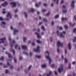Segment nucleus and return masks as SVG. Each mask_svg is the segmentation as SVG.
Masks as SVG:
<instances>
[{
    "label": "nucleus",
    "instance_id": "f257e3e1",
    "mask_svg": "<svg viewBox=\"0 0 76 76\" xmlns=\"http://www.w3.org/2000/svg\"><path fill=\"white\" fill-rule=\"evenodd\" d=\"M46 53H47L48 55V56H46V58H47L48 60H49V64H51V59L50 57H49V52L48 51H46Z\"/></svg>",
    "mask_w": 76,
    "mask_h": 76
},
{
    "label": "nucleus",
    "instance_id": "f03ea898",
    "mask_svg": "<svg viewBox=\"0 0 76 76\" xmlns=\"http://www.w3.org/2000/svg\"><path fill=\"white\" fill-rule=\"evenodd\" d=\"M63 70L62 65H60V67L58 69V71L59 73H60Z\"/></svg>",
    "mask_w": 76,
    "mask_h": 76
},
{
    "label": "nucleus",
    "instance_id": "7ed1b4c3",
    "mask_svg": "<svg viewBox=\"0 0 76 76\" xmlns=\"http://www.w3.org/2000/svg\"><path fill=\"white\" fill-rule=\"evenodd\" d=\"M62 8L63 9V12L64 13H65L67 12V10H66V6L63 5L62 6Z\"/></svg>",
    "mask_w": 76,
    "mask_h": 76
},
{
    "label": "nucleus",
    "instance_id": "20e7f679",
    "mask_svg": "<svg viewBox=\"0 0 76 76\" xmlns=\"http://www.w3.org/2000/svg\"><path fill=\"white\" fill-rule=\"evenodd\" d=\"M57 45H58V47H63V43H61V42L60 41H58L57 42Z\"/></svg>",
    "mask_w": 76,
    "mask_h": 76
},
{
    "label": "nucleus",
    "instance_id": "39448f33",
    "mask_svg": "<svg viewBox=\"0 0 76 76\" xmlns=\"http://www.w3.org/2000/svg\"><path fill=\"white\" fill-rule=\"evenodd\" d=\"M6 39V37H4V38H2L1 39H0V40L1 41V42L0 41V44L1 43H4V41Z\"/></svg>",
    "mask_w": 76,
    "mask_h": 76
},
{
    "label": "nucleus",
    "instance_id": "423d86ee",
    "mask_svg": "<svg viewBox=\"0 0 76 76\" xmlns=\"http://www.w3.org/2000/svg\"><path fill=\"white\" fill-rule=\"evenodd\" d=\"M66 34V31H63L62 33H61V35L60 37H63L64 38V35Z\"/></svg>",
    "mask_w": 76,
    "mask_h": 76
},
{
    "label": "nucleus",
    "instance_id": "0eeeda50",
    "mask_svg": "<svg viewBox=\"0 0 76 76\" xmlns=\"http://www.w3.org/2000/svg\"><path fill=\"white\" fill-rule=\"evenodd\" d=\"M39 46H38L37 47V49H34V51L35 52H39L40 51L39 50Z\"/></svg>",
    "mask_w": 76,
    "mask_h": 76
},
{
    "label": "nucleus",
    "instance_id": "6e6552de",
    "mask_svg": "<svg viewBox=\"0 0 76 76\" xmlns=\"http://www.w3.org/2000/svg\"><path fill=\"white\" fill-rule=\"evenodd\" d=\"M75 2L74 1H72L71 5V7L72 8H74L75 7Z\"/></svg>",
    "mask_w": 76,
    "mask_h": 76
},
{
    "label": "nucleus",
    "instance_id": "1a4fd4ad",
    "mask_svg": "<svg viewBox=\"0 0 76 76\" xmlns=\"http://www.w3.org/2000/svg\"><path fill=\"white\" fill-rule=\"evenodd\" d=\"M10 4H12L13 5L12 7H15L16 6V3L14 2L11 3L10 2Z\"/></svg>",
    "mask_w": 76,
    "mask_h": 76
},
{
    "label": "nucleus",
    "instance_id": "9d476101",
    "mask_svg": "<svg viewBox=\"0 0 76 76\" xmlns=\"http://www.w3.org/2000/svg\"><path fill=\"white\" fill-rule=\"evenodd\" d=\"M22 48L23 50H26L27 49V47L25 45L22 46Z\"/></svg>",
    "mask_w": 76,
    "mask_h": 76
},
{
    "label": "nucleus",
    "instance_id": "9b49d317",
    "mask_svg": "<svg viewBox=\"0 0 76 76\" xmlns=\"http://www.w3.org/2000/svg\"><path fill=\"white\" fill-rule=\"evenodd\" d=\"M35 34H36V35H37V38H41V36H40V35H39V34L38 33V32L35 33Z\"/></svg>",
    "mask_w": 76,
    "mask_h": 76
},
{
    "label": "nucleus",
    "instance_id": "f8f14e48",
    "mask_svg": "<svg viewBox=\"0 0 76 76\" xmlns=\"http://www.w3.org/2000/svg\"><path fill=\"white\" fill-rule=\"evenodd\" d=\"M68 48L69 50H71L72 47L71 46V44L70 43H68Z\"/></svg>",
    "mask_w": 76,
    "mask_h": 76
},
{
    "label": "nucleus",
    "instance_id": "ddd939ff",
    "mask_svg": "<svg viewBox=\"0 0 76 76\" xmlns=\"http://www.w3.org/2000/svg\"><path fill=\"white\" fill-rule=\"evenodd\" d=\"M7 65L8 66H10V64H9V61H10V59H7Z\"/></svg>",
    "mask_w": 76,
    "mask_h": 76
},
{
    "label": "nucleus",
    "instance_id": "4468645a",
    "mask_svg": "<svg viewBox=\"0 0 76 76\" xmlns=\"http://www.w3.org/2000/svg\"><path fill=\"white\" fill-rule=\"evenodd\" d=\"M41 2H40L39 3V4L37 3L35 5L36 7H39V4H41Z\"/></svg>",
    "mask_w": 76,
    "mask_h": 76
},
{
    "label": "nucleus",
    "instance_id": "2eb2a0df",
    "mask_svg": "<svg viewBox=\"0 0 76 76\" xmlns=\"http://www.w3.org/2000/svg\"><path fill=\"white\" fill-rule=\"evenodd\" d=\"M18 32V30L17 29H15L14 30V34H15L16 33V32Z\"/></svg>",
    "mask_w": 76,
    "mask_h": 76
},
{
    "label": "nucleus",
    "instance_id": "dca6fc26",
    "mask_svg": "<svg viewBox=\"0 0 76 76\" xmlns=\"http://www.w3.org/2000/svg\"><path fill=\"white\" fill-rule=\"evenodd\" d=\"M5 54L8 55V56L9 58H10V53L7 52H6Z\"/></svg>",
    "mask_w": 76,
    "mask_h": 76
},
{
    "label": "nucleus",
    "instance_id": "f3484780",
    "mask_svg": "<svg viewBox=\"0 0 76 76\" xmlns=\"http://www.w3.org/2000/svg\"><path fill=\"white\" fill-rule=\"evenodd\" d=\"M34 11H35V10H34V9L33 8L31 9V10H30V12H32V13H33V12H34Z\"/></svg>",
    "mask_w": 76,
    "mask_h": 76
},
{
    "label": "nucleus",
    "instance_id": "a211bd4d",
    "mask_svg": "<svg viewBox=\"0 0 76 76\" xmlns=\"http://www.w3.org/2000/svg\"><path fill=\"white\" fill-rule=\"evenodd\" d=\"M42 68H45V67H46V65L45 64H44L42 65Z\"/></svg>",
    "mask_w": 76,
    "mask_h": 76
},
{
    "label": "nucleus",
    "instance_id": "6ab92c4d",
    "mask_svg": "<svg viewBox=\"0 0 76 76\" xmlns=\"http://www.w3.org/2000/svg\"><path fill=\"white\" fill-rule=\"evenodd\" d=\"M67 19H68L67 18H61V20H62V21H63V20H67Z\"/></svg>",
    "mask_w": 76,
    "mask_h": 76
},
{
    "label": "nucleus",
    "instance_id": "aec40b11",
    "mask_svg": "<svg viewBox=\"0 0 76 76\" xmlns=\"http://www.w3.org/2000/svg\"><path fill=\"white\" fill-rule=\"evenodd\" d=\"M69 24L70 26H74L75 25V23H74L73 25H72V23L71 22L69 23Z\"/></svg>",
    "mask_w": 76,
    "mask_h": 76
},
{
    "label": "nucleus",
    "instance_id": "412c9836",
    "mask_svg": "<svg viewBox=\"0 0 76 76\" xmlns=\"http://www.w3.org/2000/svg\"><path fill=\"white\" fill-rule=\"evenodd\" d=\"M10 16V12H8L7 15V18H9V16Z\"/></svg>",
    "mask_w": 76,
    "mask_h": 76
},
{
    "label": "nucleus",
    "instance_id": "4be33fe9",
    "mask_svg": "<svg viewBox=\"0 0 76 76\" xmlns=\"http://www.w3.org/2000/svg\"><path fill=\"white\" fill-rule=\"evenodd\" d=\"M36 57L37 58H40L41 57V56H38V55H36Z\"/></svg>",
    "mask_w": 76,
    "mask_h": 76
},
{
    "label": "nucleus",
    "instance_id": "5701e85b",
    "mask_svg": "<svg viewBox=\"0 0 76 76\" xmlns=\"http://www.w3.org/2000/svg\"><path fill=\"white\" fill-rule=\"evenodd\" d=\"M52 73V72L51 71H50V74H48L47 75V76H50L51 75V73Z\"/></svg>",
    "mask_w": 76,
    "mask_h": 76
},
{
    "label": "nucleus",
    "instance_id": "b1692460",
    "mask_svg": "<svg viewBox=\"0 0 76 76\" xmlns=\"http://www.w3.org/2000/svg\"><path fill=\"white\" fill-rule=\"evenodd\" d=\"M7 66L6 65H4L3 66V67H4V68H7Z\"/></svg>",
    "mask_w": 76,
    "mask_h": 76
},
{
    "label": "nucleus",
    "instance_id": "393cba45",
    "mask_svg": "<svg viewBox=\"0 0 76 76\" xmlns=\"http://www.w3.org/2000/svg\"><path fill=\"white\" fill-rule=\"evenodd\" d=\"M5 74H7L8 73V69H6L5 71Z\"/></svg>",
    "mask_w": 76,
    "mask_h": 76
},
{
    "label": "nucleus",
    "instance_id": "a878e982",
    "mask_svg": "<svg viewBox=\"0 0 76 76\" xmlns=\"http://www.w3.org/2000/svg\"><path fill=\"white\" fill-rule=\"evenodd\" d=\"M59 0H53V1H56V4H58Z\"/></svg>",
    "mask_w": 76,
    "mask_h": 76
},
{
    "label": "nucleus",
    "instance_id": "bb28decb",
    "mask_svg": "<svg viewBox=\"0 0 76 76\" xmlns=\"http://www.w3.org/2000/svg\"><path fill=\"white\" fill-rule=\"evenodd\" d=\"M1 5L2 6H3V7H5V6H6V5L4 4H1Z\"/></svg>",
    "mask_w": 76,
    "mask_h": 76
},
{
    "label": "nucleus",
    "instance_id": "cd10ccee",
    "mask_svg": "<svg viewBox=\"0 0 76 76\" xmlns=\"http://www.w3.org/2000/svg\"><path fill=\"white\" fill-rule=\"evenodd\" d=\"M41 28L43 30V31H44L45 30V28H44V27L43 26H42L41 27Z\"/></svg>",
    "mask_w": 76,
    "mask_h": 76
},
{
    "label": "nucleus",
    "instance_id": "c85d7f7f",
    "mask_svg": "<svg viewBox=\"0 0 76 76\" xmlns=\"http://www.w3.org/2000/svg\"><path fill=\"white\" fill-rule=\"evenodd\" d=\"M13 68V66L10 65V69H12Z\"/></svg>",
    "mask_w": 76,
    "mask_h": 76
},
{
    "label": "nucleus",
    "instance_id": "c756f323",
    "mask_svg": "<svg viewBox=\"0 0 76 76\" xmlns=\"http://www.w3.org/2000/svg\"><path fill=\"white\" fill-rule=\"evenodd\" d=\"M58 17H59V16L58 15H57L55 16V18L56 19H57V18H58Z\"/></svg>",
    "mask_w": 76,
    "mask_h": 76
},
{
    "label": "nucleus",
    "instance_id": "7c9ffc66",
    "mask_svg": "<svg viewBox=\"0 0 76 76\" xmlns=\"http://www.w3.org/2000/svg\"><path fill=\"white\" fill-rule=\"evenodd\" d=\"M68 69H71V64H69Z\"/></svg>",
    "mask_w": 76,
    "mask_h": 76
},
{
    "label": "nucleus",
    "instance_id": "2f4dec72",
    "mask_svg": "<svg viewBox=\"0 0 76 76\" xmlns=\"http://www.w3.org/2000/svg\"><path fill=\"white\" fill-rule=\"evenodd\" d=\"M73 42H76V37H75L74 38L73 40Z\"/></svg>",
    "mask_w": 76,
    "mask_h": 76
},
{
    "label": "nucleus",
    "instance_id": "473e14b6",
    "mask_svg": "<svg viewBox=\"0 0 76 76\" xmlns=\"http://www.w3.org/2000/svg\"><path fill=\"white\" fill-rule=\"evenodd\" d=\"M0 21H3V18L1 17H0Z\"/></svg>",
    "mask_w": 76,
    "mask_h": 76
},
{
    "label": "nucleus",
    "instance_id": "72a5a7b5",
    "mask_svg": "<svg viewBox=\"0 0 76 76\" xmlns=\"http://www.w3.org/2000/svg\"><path fill=\"white\" fill-rule=\"evenodd\" d=\"M1 23L3 25H6V23H5V22H4V21H2L1 22Z\"/></svg>",
    "mask_w": 76,
    "mask_h": 76
},
{
    "label": "nucleus",
    "instance_id": "f704fd0d",
    "mask_svg": "<svg viewBox=\"0 0 76 76\" xmlns=\"http://www.w3.org/2000/svg\"><path fill=\"white\" fill-rule=\"evenodd\" d=\"M12 51L13 53V55H15V50H12Z\"/></svg>",
    "mask_w": 76,
    "mask_h": 76
},
{
    "label": "nucleus",
    "instance_id": "c9c22d12",
    "mask_svg": "<svg viewBox=\"0 0 76 76\" xmlns=\"http://www.w3.org/2000/svg\"><path fill=\"white\" fill-rule=\"evenodd\" d=\"M37 43H39V44H40V43H41V42L39 40H37Z\"/></svg>",
    "mask_w": 76,
    "mask_h": 76
},
{
    "label": "nucleus",
    "instance_id": "e433bc0d",
    "mask_svg": "<svg viewBox=\"0 0 76 76\" xmlns=\"http://www.w3.org/2000/svg\"><path fill=\"white\" fill-rule=\"evenodd\" d=\"M1 59L2 60V61H3L4 60V57H3V56H1Z\"/></svg>",
    "mask_w": 76,
    "mask_h": 76
},
{
    "label": "nucleus",
    "instance_id": "4c0bfd02",
    "mask_svg": "<svg viewBox=\"0 0 76 76\" xmlns=\"http://www.w3.org/2000/svg\"><path fill=\"white\" fill-rule=\"evenodd\" d=\"M24 14L25 15V17H26V18H27L28 15H27V14H26V12H24Z\"/></svg>",
    "mask_w": 76,
    "mask_h": 76
},
{
    "label": "nucleus",
    "instance_id": "58836bf2",
    "mask_svg": "<svg viewBox=\"0 0 76 76\" xmlns=\"http://www.w3.org/2000/svg\"><path fill=\"white\" fill-rule=\"evenodd\" d=\"M64 27H65V28L66 29H67L68 28V26H67L66 25H65Z\"/></svg>",
    "mask_w": 76,
    "mask_h": 76
},
{
    "label": "nucleus",
    "instance_id": "ea45409f",
    "mask_svg": "<svg viewBox=\"0 0 76 76\" xmlns=\"http://www.w3.org/2000/svg\"><path fill=\"white\" fill-rule=\"evenodd\" d=\"M73 32L74 33L76 32V28H75L73 30Z\"/></svg>",
    "mask_w": 76,
    "mask_h": 76
},
{
    "label": "nucleus",
    "instance_id": "a19ab883",
    "mask_svg": "<svg viewBox=\"0 0 76 76\" xmlns=\"http://www.w3.org/2000/svg\"><path fill=\"white\" fill-rule=\"evenodd\" d=\"M4 4L6 5H6H7V4H8L7 1H5L4 2Z\"/></svg>",
    "mask_w": 76,
    "mask_h": 76
},
{
    "label": "nucleus",
    "instance_id": "79ce46f5",
    "mask_svg": "<svg viewBox=\"0 0 76 76\" xmlns=\"http://www.w3.org/2000/svg\"><path fill=\"white\" fill-rule=\"evenodd\" d=\"M24 42H25V41L26 40V37H23Z\"/></svg>",
    "mask_w": 76,
    "mask_h": 76
},
{
    "label": "nucleus",
    "instance_id": "37998d69",
    "mask_svg": "<svg viewBox=\"0 0 76 76\" xmlns=\"http://www.w3.org/2000/svg\"><path fill=\"white\" fill-rule=\"evenodd\" d=\"M65 63H67V59L66 58H65Z\"/></svg>",
    "mask_w": 76,
    "mask_h": 76
},
{
    "label": "nucleus",
    "instance_id": "c03bdc74",
    "mask_svg": "<svg viewBox=\"0 0 76 76\" xmlns=\"http://www.w3.org/2000/svg\"><path fill=\"white\" fill-rule=\"evenodd\" d=\"M43 20L45 22H47V20L46 18H44L43 19Z\"/></svg>",
    "mask_w": 76,
    "mask_h": 76
},
{
    "label": "nucleus",
    "instance_id": "a18cd8bd",
    "mask_svg": "<svg viewBox=\"0 0 76 76\" xmlns=\"http://www.w3.org/2000/svg\"><path fill=\"white\" fill-rule=\"evenodd\" d=\"M46 11V10L45 9H43L42 10V12H45Z\"/></svg>",
    "mask_w": 76,
    "mask_h": 76
},
{
    "label": "nucleus",
    "instance_id": "49530a36",
    "mask_svg": "<svg viewBox=\"0 0 76 76\" xmlns=\"http://www.w3.org/2000/svg\"><path fill=\"white\" fill-rule=\"evenodd\" d=\"M7 45H8L7 43L6 42L4 43V45L6 46Z\"/></svg>",
    "mask_w": 76,
    "mask_h": 76
},
{
    "label": "nucleus",
    "instance_id": "de8ad7c7",
    "mask_svg": "<svg viewBox=\"0 0 76 76\" xmlns=\"http://www.w3.org/2000/svg\"><path fill=\"white\" fill-rule=\"evenodd\" d=\"M54 73H55L56 75H57V72L56 71H54Z\"/></svg>",
    "mask_w": 76,
    "mask_h": 76
},
{
    "label": "nucleus",
    "instance_id": "09e8293b",
    "mask_svg": "<svg viewBox=\"0 0 76 76\" xmlns=\"http://www.w3.org/2000/svg\"><path fill=\"white\" fill-rule=\"evenodd\" d=\"M23 53H24V54H26V55H28V53H27L25 52H23Z\"/></svg>",
    "mask_w": 76,
    "mask_h": 76
},
{
    "label": "nucleus",
    "instance_id": "8fccbe9b",
    "mask_svg": "<svg viewBox=\"0 0 76 76\" xmlns=\"http://www.w3.org/2000/svg\"><path fill=\"white\" fill-rule=\"evenodd\" d=\"M31 67H32V66H29L28 68V69L30 70V69H31Z\"/></svg>",
    "mask_w": 76,
    "mask_h": 76
},
{
    "label": "nucleus",
    "instance_id": "3c124183",
    "mask_svg": "<svg viewBox=\"0 0 76 76\" xmlns=\"http://www.w3.org/2000/svg\"><path fill=\"white\" fill-rule=\"evenodd\" d=\"M57 35H58V36L59 35V33L58 32V30L57 31Z\"/></svg>",
    "mask_w": 76,
    "mask_h": 76
},
{
    "label": "nucleus",
    "instance_id": "603ef678",
    "mask_svg": "<svg viewBox=\"0 0 76 76\" xmlns=\"http://www.w3.org/2000/svg\"><path fill=\"white\" fill-rule=\"evenodd\" d=\"M2 13L3 14H5L6 13V12L4 11H2Z\"/></svg>",
    "mask_w": 76,
    "mask_h": 76
},
{
    "label": "nucleus",
    "instance_id": "864d4df0",
    "mask_svg": "<svg viewBox=\"0 0 76 76\" xmlns=\"http://www.w3.org/2000/svg\"><path fill=\"white\" fill-rule=\"evenodd\" d=\"M18 47V45H16L15 47V49H16L17 48V47Z\"/></svg>",
    "mask_w": 76,
    "mask_h": 76
},
{
    "label": "nucleus",
    "instance_id": "5fc2aeb1",
    "mask_svg": "<svg viewBox=\"0 0 76 76\" xmlns=\"http://www.w3.org/2000/svg\"><path fill=\"white\" fill-rule=\"evenodd\" d=\"M59 28L60 30H61V29H63V28H62V27H60Z\"/></svg>",
    "mask_w": 76,
    "mask_h": 76
},
{
    "label": "nucleus",
    "instance_id": "6e6d98bb",
    "mask_svg": "<svg viewBox=\"0 0 76 76\" xmlns=\"http://www.w3.org/2000/svg\"><path fill=\"white\" fill-rule=\"evenodd\" d=\"M2 48L3 50H5V48L4 47L2 46Z\"/></svg>",
    "mask_w": 76,
    "mask_h": 76
},
{
    "label": "nucleus",
    "instance_id": "4d7b16f0",
    "mask_svg": "<svg viewBox=\"0 0 76 76\" xmlns=\"http://www.w3.org/2000/svg\"><path fill=\"white\" fill-rule=\"evenodd\" d=\"M44 5L45 6H47V4L46 3H44Z\"/></svg>",
    "mask_w": 76,
    "mask_h": 76
},
{
    "label": "nucleus",
    "instance_id": "13d9d810",
    "mask_svg": "<svg viewBox=\"0 0 76 76\" xmlns=\"http://www.w3.org/2000/svg\"><path fill=\"white\" fill-rule=\"evenodd\" d=\"M50 15V12H49L46 14V16H49Z\"/></svg>",
    "mask_w": 76,
    "mask_h": 76
},
{
    "label": "nucleus",
    "instance_id": "bf43d9fd",
    "mask_svg": "<svg viewBox=\"0 0 76 76\" xmlns=\"http://www.w3.org/2000/svg\"><path fill=\"white\" fill-rule=\"evenodd\" d=\"M61 3H64V1L63 0H62L61 1Z\"/></svg>",
    "mask_w": 76,
    "mask_h": 76
},
{
    "label": "nucleus",
    "instance_id": "052dcab7",
    "mask_svg": "<svg viewBox=\"0 0 76 76\" xmlns=\"http://www.w3.org/2000/svg\"><path fill=\"white\" fill-rule=\"evenodd\" d=\"M65 54H66L67 53V50L66 49L65 50Z\"/></svg>",
    "mask_w": 76,
    "mask_h": 76
},
{
    "label": "nucleus",
    "instance_id": "680f3d73",
    "mask_svg": "<svg viewBox=\"0 0 76 76\" xmlns=\"http://www.w3.org/2000/svg\"><path fill=\"white\" fill-rule=\"evenodd\" d=\"M57 51H58V53H59V52H60V50H59V49H58V48L57 49Z\"/></svg>",
    "mask_w": 76,
    "mask_h": 76
},
{
    "label": "nucleus",
    "instance_id": "e2e57ef3",
    "mask_svg": "<svg viewBox=\"0 0 76 76\" xmlns=\"http://www.w3.org/2000/svg\"><path fill=\"white\" fill-rule=\"evenodd\" d=\"M10 28H11V29H12V30H13V26H11Z\"/></svg>",
    "mask_w": 76,
    "mask_h": 76
},
{
    "label": "nucleus",
    "instance_id": "0e129e2a",
    "mask_svg": "<svg viewBox=\"0 0 76 76\" xmlns=\"http://www.w3.org/2000/svg\"><path fill=\"white\" fill-rule=\"evenodd\" d=\"M14 60L15 62V63L17 61H16V58L14 59Z\"/></svg>",
    "mask_w": 76,
    "mask_h": 76
},
{
    "label": "nucleus",
    "instance_id": "69168bd1",
    "mask_svg": "<svg viewBox=\"0 0 76 76\" xmlns=\"http://www.w3.org/2000/svg\"><path fill=\"white\" fill-rule=\"evenodd\" d=\"M22 56H20V60H22Z\"/></svg>",
    "mask_w": 76,
    "mask_h": 76
},
{
    "label": "nucleus",
    "instance_id": "338daca9",
    "mask_svg": "<svg viewBox=\"0 0 76 76\" xmlns=\"http://www.w3.org/2000/svg\"><path fill=\"white\" fill-rule=\"evenodd\" d=\"M12 18V14H10V18Z\"/></svg>",
    "mask_w": 76,
    "mask_h": 76
},
{
    "label": "nucleus",
    "instance_id": "774afa93",
    "mask_svg": "<svg viewBox=\"0 0 76 76\" xmlns=\"http://www.w3.org/2000/svg\"><path fill=\"white\" fill-rule=\"evenodd\" d=\"M74 18L75 19V20H76V16L75 15L74 16Z\"/></svg>",
    "mask_w": 76,
    "mask_h": 76
}]
</instances>
